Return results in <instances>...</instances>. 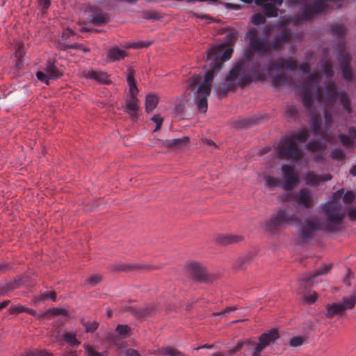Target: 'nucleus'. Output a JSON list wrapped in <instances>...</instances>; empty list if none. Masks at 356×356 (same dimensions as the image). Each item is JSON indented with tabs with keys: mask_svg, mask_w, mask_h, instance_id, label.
<instances>
[{
	"mask_svg": "<svg viewBox=\"0 0 356 356\" xmlns=\"http://www.w3.org/2000/svg\"><path fill=\"white\" fill-rule=\"evenodd\" d=\"M233 49L224 50V45L213 47L207 51V63L209 69L203 77L201 74L193 76L189 81V88L193 93L195 103L200 112L207 111V98L211 93V83L214 76L221 70L222 63L228 60L232 55Z\"/></svg>",
	"mask_w": 356,
	"mask_h": 356,
	"instance_id": "3",
	"label": "nucleus"
},
{
	"mask_svg": "<svg viewBox=\"0 0 356 356\" xmlns=\"http://www.w3.org/2000/svg\"><path fill=\"white\" fill-rule=\"evenodd\" d=\"M259 123V119L256 117L243 118L239 120L238 127L245 128Z\"/></svg>",
	"mask_w": 356,
	"mask_h": 356,
	"instance_id": "38",
	"label": "nucleus"
},
{
	"mask_svg": "<svg viewBox=\"0 0 356 356\" xmlns=\"http://www.w3.org/2000/svg\"><path fill=\"white\" fill-rule=\"evenodd\" d=\"M137 93L130 94V98L126 102V113L134 121H137L140 111L139 101L136 97Z\"/></svg>",
	"mask_w": 356,
	"mask_h": 356,
	"instance_id": "18",
	"label": "nucleus"
},
{
	"mask_svg": "<svg viewBox=\"0 0 356 356\" xmlns=\"http://www.w3.org/2000/svg\"><path fill=\"white\" fill-rule=\"evenodd\" d=\"M354 277V273L353 271L350 268H348L347 269V272L345 275V277L343 280V282L347 286H351V282H350V278H353Z\"/></svg>",
	"mask_w": 356,
	"mask_h": 356,
	"instance_id": "57",
	"label": "nucleus"
},
{
	"mask_svg": "<svg viewBox=\"0 0 356 356\" xmlns=\"http://www.w3.org/2000/svg\"><path fill=\"white\" fill-rule=\"evenodd\" d=\"M325 10L324 0H314L311 5H305L302 8L301 16L305 20L311 19L314 15L321 13Z\"/></svg>",
	"mask_w": 356,
	"mask_h": 356,
	"instance_id": "14",
	"label": "nucleus"
},
{
	"mask_svg": "<svg viewBox=\"0 0 356 356\" xmlns=\"http://www.w3.org/2000/svg\"><path fill=\"white\" fill-rule=\"evenodd\" d=\"M323 210L329 220V224L325 227L324 231L329 232L340 231L337 226L342 223L345 218V211L342 213L341 212V208L331 207L330 202L325 203Z\"/></svg>",
	"mask_w": 356,
	"mask_h": 356,
	"instance_id": "10",
	"label": "nucleus"
},
{
	"mask_svg": "<svg viewBox=\"0 0 356 356\" xmlns=\"http://www.w3.org/2000/svg\"><path fill=\"white\" fill-rule=\"evenodd\" d=\"M26 356H54V355L47 350H42L38 352L30 351L26 353Z\"/></svg>",
	"mask_w": 356,
	"mask_h": 356,
	"instance_id": "59",
	"label": "nucleus"
},
{
	"mask_svg": "<svg viewBox=\"0 0 356 356\" xmlns=\"http://www.w3.org/2000/svg\"><path fill=\"white\" fill-rule=\"evenodd\" d=\"M158 98L155 95H148L145 99V110L147 113L152 112L158 104Z\"/></svg>",
	"mask_w": 356,
	"mask_h": 356,
	"instance_id": "31",
	"label": "nucleus"
},
{
	"mask_svg": "<svg viewBox=\"0 0 356 356\" xmlns=\"http://www.w3.org/2000/svg\"><path fill=\"white\" fill-rule=\"evenodd\" d=\"M36 77L38 80L45 83L46 84H49V80L51 79L47 73L42 71H39L36 73Z\"/></svg>",
	"mask_w": 356,
	"mask_h": 356,
	"instance_id": "62",
	"label": "nucleus"
},
{
	"mask_svg": "<svg viewBox=\"0 0 356 356\" xmlns=\"http://www.w3.org/2000/svg\"><path fill=\"white\" fill-rule=\"evenodd\" d=\"M82 325L84 326L85 331L87 333H88V332L93 333L94 332H95L98 329V327H99V323L97 321H93V322L86 321V322H84L83 321H82Z\"/></svg>",
	"mask_w": 356,
	"mask_h": 356,
	"instance_id": "44",
	"label": "nucleus"
},
{
	"mask_svg": "<svg viewBox=\"0 0 356 356\" xmlns=\"http://www.w3.org/2000/svg\"><path fill=\"white\" fill-rule=\"evenodd\" d=\"M252 22L254 25H260L266 22V17L261 13L254 14L252 17Z\"/></svg>",
	"mask_w": 356,
	"mask_h": 356,
	"instance_id": "52",
	"label": "nucleus"
},
{
	"mask_svg": "<svg viewBox=\"0 0 356 356\" xmlns=\"http://www.w3.org/2000/svg\"><path fill=\"white\" fill-rule=\"evenodd\" d=\"M305 340V338L304 337L295 336L290 339L289 344L292 347H298L304 343Z\"/></svg>",
	"mask_w": 356,
	"mask_h": 356,
	"instance_id": "51",
	"label": "nucleus"
},
{
	"mask_svg": "<svg viewBox=\"0 0 356 356\" xmlns=\"http://www.w3.org/2000/svg\"><path fill=\"white\" fill-rule=\"evenodd\" d=\"M152 120L156 124V128L154 129V131L159 130L161 128V126L163 123V118L159 114H157L152 118Z\"/></svg>",
	"mask_w": 356,
	"mask_h": 356,
	"instance_id": "63",
	"label": "nucleus"
},
{
	"mask_svg": "<svg viewBox=\"0 0 356 356\" xmlns=\"http://www.w3.org/2000/svg\"><path fill=\"white\" fill-rule=\"evenodd\" d=\"M324 228L323 222L318 220H306L305 225L299 232V235L302 242L305 243L314 238V234L312 232L324 230Z\"/></svg>",
	"mask_w": 356,
	"mask_h": 356,
	"instance_id": "13",
	"label": "nucleus"
},
{
	"mask_svg": "<svg viewBox=\"0 0 356 356\" xmlns=\"http://www.w3.org/2000/svg\"><path fill=\"white\" fill-rule=\"evenodd\" d=\"M332 33L337 37L336 47V58L339 62V68L343 78L347 82L356 81V70L352 67V56L346 49V26L343 24L332 26Z\"/></svg>",
	"mask_w": 356,
	"mask_h": 356,
	"instance_id": "5",
	"label": "nucleus"
},
{
	"mask_svg": "<svg viewBox=\"0 0 356 356\" xmlns=\"http://www.w3.org/2000/svg\"><path fill=\"white\" fill-rule=\"evenodd\" d=\"M272 82L274 86L278 87L287 83L288 78L284 72H280L275 75L272 79Z\"/></svg>",
	"mask_w": 356,
	"mask_h": 356,
	"instance_id": "34",
	"label": "nucleus"
},
{
	"mask_svg": "<svg viewBox=\"0 0 356 356\" xmlns=\"http://www.w3.org/2000/svg\"><path fill=\"white\" fill-rule=\"evenodd\" d=\"M3 285H4V288H5L6 291V294L9 291H12L19 288V284H17L16 281H15L14 279L6 284H3Z\"/></svg>",
	"mask_w": 356,
	"mask_h": 356,
	"instance_id": "56",
	"label": "nucleus"
},
{
	"mask_svg": "<svg viewBox=\"0 0 356 356\" xmlns=\"http://www.w3.org/2000/svg\"><path fill=\"white\" fill-rule=\"evenodd\" d=\"M343 192H344V189L343 188H341V189L335 191L334 193H333V194L332 195V197L330 199V201H329L330 202L331 207H337V208H341L339 206L337 202L341 197H343Z\"/></svg>",
	"mask_w": 356,
	"mask_h": 356,
	"instance_id": "39",
	"label": "nucleus"
},
{
	"mask_svg": "<svg viewBox=\"0 0 356 356\" xmlns=\"http://www.w3.org/2000/svg\"><path fill=\"white\" fill-rule=\"evenodd\" d=\"M161 266H153L149 264H143V265H135V266H129L127 264L118 265L114 268L115 270L118 272L122 271H131L136 269H143L145 270H158L161 268Z\"/></svg>",
	"mask_w": 356,
	"mask_h": 356,
	"instance_id": "22",
	"label": "nucleus"
},
{
	"mask_svg": "<svg viewBox=\"0 0 356 356\" xmlns=\"http://www.w3.org/2000/svg\"><path fill=\"white\" fill-rule=\"evenodd\" d=\"M115 332L121 341V339H127L129 337L131 328L127 324H119L115 327Z\"/></svg>",
	"mask_w": 356,
	"mask_h": 356,
	"instance_id": "29",
	"label": "nucleus"
},
{
	"mask_svg": "<svg viewBox=\"0 0 356 356\" xmlns=\"http://www.w3.org/2000/svg\"><path fill=\"white\" fill-rule=\"evenodd\" d=\"M340 143L348 152H352L356 148V129L348 127L347 133H340L339 135Z\"/></svg>",
	"mask_w": 356,
	"mask_h": 356,
	"instance_id": "15",
	"label": "nucleus"
},
{
	"mask_svg": "<svg viewBox=\"0 0 356 356\" xmlns=\"http://www.w3.org/2000/svg\"><path fill=\"white\" fill-rule=\"evenodd\" d=\"M326 51H327V50L325 49H323L324 57L323 58H321V60H320L321 71H322L323 74L325 75L327 80L326 81V83H325L324 88H321L319 86V88L323 90H324L326 88V86L330 83H334V81H332V79L334 75V69H333L334 64H333V62L330 59H327V58L325 56ZM320 83H321V82L319 83V84Z\"/></svg>",
	"mask_w": 356,
	"mask_h": 356,
	"instance_id": "16",
	"label": "nucleus"
},
{
	"mask_svg": "<svg viewBox=\"0 0 356 356\" xmlns=\"http://www.w3.org/2000/svg\"><path fill=\"white\" fill-rule=\"evenodd\" d=\"M126 311L132 314L137 319L143 318L141 307L138 308L136 307L129 306L126 308Z\"/></svg>",
	"mask_w": 356,
	"mask_h": 356,
	"instance_id": "47",
	"label": "nucleus"
},
{
	"mask_svg": "<svg viewBox=\"0 0 356 356\" xmlns=\"http://www.w3.org/2000/svg\"><path fill=\"white\" fill-rule=\"evenodd\" d=\"M184 269L197 283H212L218 276L208 273L207 268L200 262L188 261L184 264Z\"/></svg>",
	"mask_w": 356,
	"mask_h": 356,
	"instance_id": "7",
	"label": "nucleus"
},
{
	"mask_svg": "<svg viewBox=\"0 0 356 356\" xmlns=\"http://www.w3.org/2000/svg\"><path fill=\"white\" fill-rule=\"evenodd\" d=\"M325 148V143L318 139L311 140L306 145V149L312 153H317L323 150Z\"/></svg>",
	"mask_w": 356,
	"mask_h": 356,
	"instance_id": "28",
	"label": "nucleus"
},
{
	"mask_svg": "<svg viewBox=\"0 0 356 356\" xmlns=\"http://www.w3.org/2000/svg\"><path fill=\"white\" fill-rule=\"evenodd\" d=\"M309 136V131L307 129H299L286 134L276 147H264L260 154L264 155L270 153V156H304L299 145L305 143Z\"/></svg>",
	"mask_w": 356,
	"mask_h": 356,
	"instance_id": "4",
	"label": "nucleus"
},
{
	"mask_svg": "<svg viewBox=\"0 0 356 356\" xmlns=\"http://www.w3.org/2000/svg\"><path fill=\"white\" fill-rule=\"evenodd\" d=\"M350 221L356 220V208L349 207L345 211Z\"/></svg>",
	"mask_w": 356,
	"mask_h": 356,
	"instance_id": "64",
	"label": "nucleus"
},
{
	"mask_svg": "<svg viewBox=\"0 0 356 356\" xmlns=\"http://www.w3.org/2000/svg\"><path fill=\"white\" fill-rule=\"evenodd\" d=\"M83 347L88 356H108V352L107 350H105L103 353H99L96 351L90 345L87 343H85Z\"/></svg>",
	"mask_w": 356,
	"mask_h": 356,
	"instance_id": "40",
	"label": "nucleus"
},
{
	"mask_svg": "<svg viewBox=\"0 0 356 356\" xmlns=\"http://www.w3.org/2000/svg\"><path fill=\"white\" fill-rule=\"evenodd\" d=\"M126 56V51L118 47L110 49L107 54L108 58L113 62L122 59Z\"/></svg>",
	"mask_w": 356,
	"mask_h": 356,
	"instance_id": "27",
	"label": "nucleus"
},
{
	"mask_svg": "<svg viewBox=\"0 0 356 356\" xmlns=\"http://www.w3.org/2000/svg\"><path fill=\"white\" fill-rule=\"evenodd\" d=\"M127 81L129 86L130 94L138 93V90L136 87L134 75V71L132 70H129V73L128 74L127 77Z\"/></svg>",
	"mask_w": 356,
	"mask_h": 356,
	"instance_id": "37",
	"label": "nucleus"
},
{
	"mask_svg": "<svg viewBox=\"0 0 356 356\" xmlns=\"http://www.w3.org/2000/svg\"><path fill=\"white\" fill-rule=\"evenodd\" d=\"M86 77L95 80L100 83H108L109 82L107 74L103 72L91 70L86 74Z\"/></svg>",
	"mask_w": 356,
	"mask_h": 356,
	"instance_id": "24",
	"label": "nucleus"
},
{
	"mask_svg": "<svg viewBox=\"0 0 356 356\" xmlns=\"http://www.w3.org/2000/svg\"><path fill=\"white\" fill-rule=\"evenodd\" d=\"M25 312V307L22 305H19L17 306L15 305H11L10 307L8 309V312L9 314H19L22 312Z\"/></svg>",
	"mask_w": 356,
	"mask_h": 356,
	"instance_id": "53",
	"label": "nucleus"
},
{
	"mask_svg": "<svg viewBox=\"0 0 356 356\" xmlns=\"http://www.w3.org/2000/svg\"><path fill=\"white\" fill-rule=\"evenodd\" d=\"M243 347H244V346H243V340H239L236 343V344L235 345V346L234 348H232L228 350V355L229 356H232V355H235L236 353H238V351H240Z\"/></svg>",
	"mask_w": 356,
	"mask_h": 356,
	"instance_id": "55",
	"label": "nucleus"
},
{
	"mask_svg": "<svg viewBox=\"0 0 356 356\" xmlns=\"http://www.w3.org/2000/svg\"><path fill=\"white\" fill-rule=\"evenodd\" d=\"M142 314L143 318L152 316L156 314L157 308L154 303L145 304L142 307Z\"/></svg>",
	"mask_w": 356,
	"mask_h": 356,
	"instance_id": "33",
	"label": "nucleus"
},
{
	"mask_svg": "<svg viewBox=\"0 0 356 356\" xmlns=\"http://www.w3.org/2000/svg\"><path fill=\"white\" fill-rule=\"evenodd\" d=\"M322 76L319 72L309 74L302 84V101L304 106L312 115L311 128L316 136L325 141H331L332 136L329 131L332 122L328 108L333 106L337 99L348 113H350L351 103L348 92L337 91V84L330 83L323 90L319 88Z\"/></svg>",
	"mask_w": 356,
	"mask_h": 356,
	"instance_id": "2",
	"label": "nucleus"
},
{
	"mask_svg": "<svg viewBox=\"0 0 356 356\" xmlns=\"http://www.w3.org/2000/svg\"><path fill=\"white\" fill-rule=\"evenodd\" d=\"M293 223H302V219L297 214H290L289 211L280 209L265 222V229L267 232L273 233L275 229Z\"/></svg>",
	"mask_w": 356,
	"mask_h": 356,
	"instance_id": "6",
	"label": "nucleus"
},
{
	"mask_svg": "<svg viewBox=\"0 0 356 356\" xmlns=\"http://www.w3.org/2000/svg\"><path fill=\"white\" fill-rule=\"evenodd\" d=\"M306 183L312 186H317L320 184L319 175L314 174V172H309L306 175Z\"/></svg>",
	"mask_w": 356,
	"mask_h": 356,
	"instance_id": "42",
	"label": "nucleus"
},
{
	"mask_svg": "<svg viewBox=\"0 0 356 356\" xmlns=\"http://www.w3.org/2000/svg\"><path fill=\"white\" fill-rule=\"evenodd\" d=\"M102 281L101 275H92L89 278L85 280L86 284H90L91 286H96Z\"/></svg>",
	"mask_w": 356,
	"mask_h": 356,
	"instance_id": "49",
	"label": "nucleus"
},
{
	"mask_svg": "<svg viewBox=\"0 0 356 356\" xmlns=\"http://www.w3.org/2000/svg\"><path fill=\"white\" fill-rule=\"evenodd\" d=\"M163 143L165 146L173 150L184 149L189 147L190 138L188 136H183L179 138L168 139Z\"/></svg>",
	"mask_w": 356,
	"mask_h": 356,
	"instance_id": "20",
	"label": "nucleus"
},
{
	"mask_svg": "<svg viewBox=\"0 0 356 356\" xmlns=\"http://www.w3.org/2000/svg\"><path fill=\"white\" fill-rule=\"evenodd\" d=\"M152 42L150 40L134 42L130 43L128 47L132 49H141L149 47L152 44Z\"/></svg>",
	"mask_w": 356,
	"mask_h": 356,
	"instance_id": "48",
	"label": "nucleus"
},
{
	"mask_svg": "<svg viewBox=\"0 0 356 356\" xmlns=\"http://www.w3.org/2000/svg\"><path fill=\"white\" fill-rule=\"evenodd\" d=\"M88 20L92 24L101 26L108 22V17L103 13H96L88 16Z\"/></svg>",
	"mask_w": 356,
	"mask_h": 356,
	"instance_id": "26",
	"label": "nucleus"
},
{
	"mask_svg": "<svg viewBox=\"0 0 356 356\" xmlns=\"http://www.w3.org/2000/svg\"><path fill=\"white\" fill-rule=\"evenodd\" d=\"M15 56L19 60V61H21L22 58L24 56V44L20 42L17 44V49L15 51Z\"/></svg>",
	"mask_w": 356,
	"mask_h": 356,
	"instance_id": "61",
	"label": "nucleus"
},
{
	"mask_svg": "<svg viewBox=\"0 0 356 356\" xmlns=\"http://www.w3.org/2000/svg\"><path fill=\"white\" fill-rule=\"evenodd\" d=\"M254 256L252 253L249 252L245 255L238 257L233 264V269L235 271L245 270L248 265H250L252 261Z\"/></svg>",
	"mask_w": 356,
	"mask_h": 356,
	"instance_id": "21",
	"label": "nucleus"
},
{
	"mask_svg": "<svg viewBox=\"0 0 356 356\" xmlns=\"http://www.w3.org/2000/svg\"><path fill=\"white\" fill-rule=\"evenodd\" d=\"M282 172L284 179L282 188L286 191H293L300 182L299 173L296 171L294 166L289 164L283 165Z\"/></svg>",
	"mask_w": 356,
	"mask_h": 356,
	"instance_id": "12",
	"label": "nucleus"
},
{
	"mask_svg": "<svg viewBox=\"0 0 356 356\" xmlns=\"http://www.w3.org/2000/svg\"><path fill=\"white\" fill-rule=\"evenodd\" d=\"M296 209L298 216L302 214V211L310 213L314 207V200L311 191L308 188H302L298 193H295V202L293 204Z\"/></svg>",
	"mask_w": 356,
	"mask_h": 356,
	"instance_id": "9",
	"label": "nucleus"
},
{
	"mask_svg": "<svg viewBox=\"0 0 356 356\" xmlns=\"http://www.w3.org/2000/svg\"><path fill=\"white\" fill-rule=\"evenodd\" d=\"M332 268V264H329L323 266L319 267L314 273L311 274L312 277L315 279L316 277L328 273Z\"/></svg>",
	"mask_w": 356,
	"mask_h": 356,
	"instance_id": "41",
	"label": "nucleus"
},
{
	"mask_svg": "<svg viewBox=\"0 0 356 356\" xmlns=\"http://www.w3.org/2000/svg\"><path fill=\"white\" fill-rule=\"evenodd\" d=\"M34 298L39 302L47 299L56 301L57 298V294L54 291H47L38 296H35Z\"/></svg>",
	"mask_w": 356,
	"mask_h": 356,
	"instance_id": "35",
	"label": "nucleus"
},
{
	"mask_svg": "<svg viewBox=\"0 0 356 356\" xmlns=\"http://www.w3.org/2000/svg\"><path fill=\"white\" fill-rule=\"evenodd\" d=\"M244 240V237L239 234H217L215 238V243L221 246H227L229 245L238 243Z\"/></svg>",
	"mask_w": 356,
	"mask_h": 356,
	"instance_id": "19",
	"label": "nucleus"
},
{
	"mask_svg": "<svg viewBox=\"0 0 356 356\" xmlns=\"http://www.w3.org/2000/svg\"><path fill=\"white\" fill-rule=\"evenodd\" d=\"M280 200L282 202H295V193H284L280 196Z\"/></svg>",
	"mask_w": 356,
	"mask_h": 356,
	"instance_id": "54",
	"label": "nucleus"
},
{
	"mask_svg": "<svg viewBox=\"0 0 356 356\" xmlns=\"http://www.w3.org/2000/svg\"><path fill=\"white\" fill-rule=\"evenodd\" d=\"M356 305V295L353 293L350 296L342 298L341 302H334L325 305V316L327 318H332L335 316H343L345 312L352 309Z\"/></svg>",
	"mask_w": 356,
	"mask_h": 356,
	"instance_id": "8",
	"label": "nucleus"
},
{
	"mask_svg": "<svg viewBox=\"0 0 356 356\" xmlns=\"http://www.w3.org/2000/svg\"><path fill=\"white\" fill-rule=\"evenodd\" d=\"M44 70L51 79H58L63 75V72L50 60L47 62Z\"/></svg>",
	"mask_w": 356,
	"mask_h": 356,
	"instance_id": "25",
	"label": "nucleus"
},
{
	"mask_svg": "<svg viewBox=\"0 0 356 356\" xmlns=\"http://www.w3.org/2000/svg\"><path fill=\"white\" fill-rule=\"evenodd\" d=\"M314 278L311 275L307 277H299L297 280L298 288L297 292L299 294L305 293L308 289L314 285Z\"/></svg>",
	"mask_w": 356,
	"mask_h": 356,
	"instance_id": "23",
	"label": "nucleus"
},
{
	"mask_svg": "<svg viewBox=\"0 0 356 356\" xmlns=\"http://www.w3.org/2000/svg\"><path fill=\"white\" fill-rule=\"evenodd\" d=\"M291 37V31L284 29L275 35L270 44L268 39L259 36L257 29L248 30L245 38L248 41V47L244 49L242 56L234 63L232 68L225 78L226 83L217 87V92L222 90L223 95L228 91L235 89L236 86L243 88L252 81L264 79L267 71L280 70L286 69L295 71L298 67V62L292 58L277 59L266 64L263 62V58H256L255 53L270 54L272 51H281Z\"/></svg>",
	"mask_w": 356,
	"mask_h": 356,
	"instance_id": "1",
	"label": "nucleus"
},
{
	"mask_svg": "<svg viewBox=\"0 0 356 356\" xmlns=\"http://www.w3.org/2000/svg\"><path fill=\"white\" fill-rule=\"evenodd\" d=\"M280 337V330L277 327H273L266 332L262 333L258 337L257 347L252 349V356H261V352L271 343H274Z\"/></svg>",
	"mask_w": 356,
	"mask_h": 356,
	"instance_id": "11",
	"label": "nucleus"
},
{
	"mask_svg": "<svg viewBox=\"0 0 356 356\" xmlns=\"http://www.w3.org/2000/svg\"><path fill=\"white\" fill-rule=\"evenodd\" d=\"M63 339L71 346H79L81 344V341L76 339L75 333L73 332L65 333L63 334Z\"/></svg>",
	"mask_w": 356,
	"mask_h": 356,
	"instance_id": "36",
	"label": "nucleus"
},
{
	"mask_svg": "<svg viewBox=\"0 0 356 356\" xmlns=\"http://www.w3.org/2000/svg\"><path fill=\"white\" fill-rule=\"evenodd\" d=\"M104 341L108 343H113L118 348H122V343L117 334L112 332H107L104 337Z\"/></svg>",
	"mask_w": 356,
	"mask_h": 356,
	"instance_id": "32",
	"label": "nucleus"
},
{
	"mask_svg": "<svg viewBox=\"0 0 356 356\" xmlns=\"http://www.w3.org/2000/svg\"><path fill=\"white\" fill-rule=\"evenodd\" d=\"M298 113V108L295 105H287L285 108V115L289 118H296Z\"/></svg>",
	"mask_w": 356,
	"mask_h": 356,
	"instance_id": "45",
	"label": "nucleus"
},
{
	"mask_svg": "<svg viewBox=\"0 0 356 356\" xmlns=\"http://www.w3.org/2000/svg\"><path fill=\"white\" fill-rule=\"evenodd\" d=\"M158 353L163 356H185L182 352L172 346L159 348Z\"/></svg>",
	"mask_w": 356,
	"mask_h": 356,
	"instance_id": "30",
	"label": "nucleus"
},
{
	"mask_svg": "<svg viewBox=\"0 0 356 356\" xmlns=\"http://www.w3.org/2000/svg\"><path fill=\"white\" fill-rule=\"evenodd\" d=\"M268 1H272L277 6H281L283 0H255V3L263 7L265 15L268 17H277L279 9Z\"/></svg>",
	"mask_w": 356,
	"mask_h": 356,
	"instance_id": "17",
	"label": "nucleus"
},
{
	"mask_svg": "<svg viewBox=\"0 0 356 356\" xmlns=\"http://www.w3.org/2000/svg\"><path fill=\"white\" fill-rule=\"evenodd\" d=\"M49 310L50 312L51 318H52L54 316L60 315H63L65 316H67L69 315L68 311L64 308L54 307L49 309Z\"/></svg>",
	"mask_w": 356,
	"mask_h": 356,
	"instance_id": "46",
	"label": "nucleus"
},
{
	"mask_svg": "<svg viewBox=\"0 0 356 356\" xmlns=\"http://www.w3.org/2000/svg\"><path fill=\"white\" fill-rule=\"evenodd\" d=\"M266 185L270 187H282L283 182L278 178L268 175L265 178Z\"/></svg>",
	"mask_w": 356,
	"mask_h": 356,
	"instance_id": "43",
	"label": "nucleus"
},
{
	"mask_svg": "<svg viewBox=\"0 0 356 356\" xmlns=\"http://www.w3.org/2000/svg\"><path fill=\"white\" fill-rule=\"evenodd\" d=\"M355 199V193L353 191H347L343 194V202L346 204L352 203Z\"/></svg>",
	"mask_w": 356,
	"mask_h": 356,
	"instance_id": "50",
	"label": "nucleus"
},
{
	"mask_svg": "<svg viewBox=\"0 0 356 356\" xmlns=\"http://www.w3.org/2000/svg\"><path fill=\"white\" fill-rule=\"evenodd\" d=\"M318 298V294L314 291L312 293L305 296V302L309 304H313L315 303Z\"/></svg>",
	"mask_w": 356,
	"mask_h": 356,
	"instance_id": "58",
	"label": "nucleus"
},
{
	"mask_svg": "<svg viewBox=\"0 0 356 356\" xmlns=\"http://www.w3.org/2000/svg\"><path fill=\"white\" fill-rule=\"evenodd\" d=\"M17 284H19V287L22 285L26 284L29 281V277L24 275H17L14 278Z\"/></svg>",
	"mask_w": 356,
	"mask_h": 356,
	"instance_id": "60",
	"label": "nucleus"
}]
</instances>
